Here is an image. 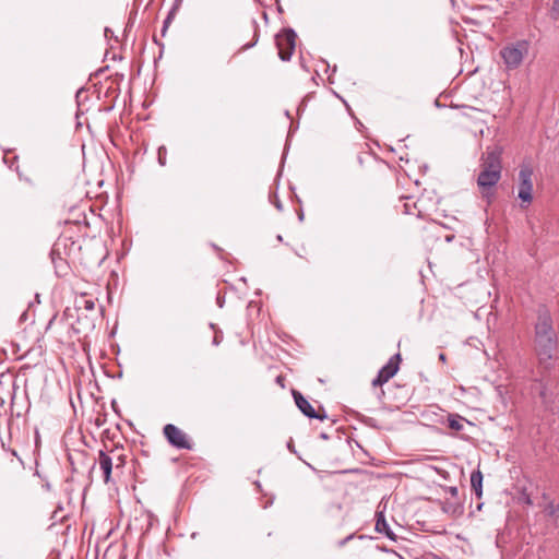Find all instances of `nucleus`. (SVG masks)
Instances as JSON below:
<instances>
[{
    "label": "nucleus",
    "mask_w": 559,
    "mask_h": 559,
    "mask_svg": "<svg viewBox=\"0 0 559 559\" xmlns=\"http://www.w3.org/2000/svg\"><path fill=\"white\" fill-rule=\"evenodd\" d=\"M439 359L442 360V361H445V355L443 353H441L439 355Z\"/></svg>",
    "instance_id": "412c9836"
},
{
    "label": "nucleus",
    "mask_w": 559,
    "mask_h": 559,
    "mask_svg": "<svg viewBox=\"0 0 559 559\" xmlns=\"http://www.w3.org/2000/svg\"><path fill=\"white\" fill-rule=\"evenodd\" d=\"M78 305L80 309H85L87 311H93L95 309V300L93 298H87L86 296H82L78 301Z\"/></svg>",
    "instance_id": "ddd939ff"
},
{
    "label": "nucleus",
    "mask_w": 559,
    "mask_h": 559,
    "mask_svg": "<svg viewBox=\"0 0 559 559\" xmlns=\"http://www.w3.org/2000/svg\"><path fill=\"white\" fill-rule=\"evenodd\" d=\"M217 302L219 304V307H223L222 300L217 299Z\"/></svg>",
    "instance_id": "b1692460"
},
{
    "label": "nucleus",
    "mask_w": 559,
    "mask_h": 559,
    "mask_svg": "<svg viewBox=\"0 0 559 559\" xmlns=\"http://www.w3.org/2000/svg\"><path fill=\"white\" fill-rule=\"evenodd\" d=\"M162 150L163 148L158 150V160H159L160 165H165L164 156H162Z\"/></svg>",
    "instance_id": "a211bd4d"
},
{
    "label": "nucleus",
    "mask_w": 559,
    "mask_h": 559,
    "mask_svg": "<svg viewBox=\"0 0 559 559\" xmlns=\"http://www.w3.org/2000/svg\"><path fill=\"white\" fill-rule=\"evenodd\" d=\"M545 511L548 515H554L558 511V506H556L554 502L548 503Z\"/></svg>",
    "instance_id": "2eb2a0df"
},
{
    "label": "nucleus",
    "mask_w": 559,
    "mask_h": 559,
    "mask_svg": "<svg viewBox=\"0 0 559 559\" xmlns=\"http://www.w3.org/2000/svg\"><path fill=\"white\" fill-rule=\"evenodd\" d=\"M110 32H111V31H110L108 27H106V28H105V35H106V36L110 35Z\"/></svg>",
    "instance_id": "4be33fe9"
},
{
    "label": "nucleus",
    "mask_w": 559,
    "mask_h": 559,
    "mask_svg": "<svg viewBox=\"0 0 559 559\" xmlns=\"http://www.w3.org/2000/svg\"><path fill=\"white\" fill-rule=\"evenodd\" d=\"M257 43V38L252 41V43H249V44H246L243 45L240 49H239V52H242L251 47H253Z\"/></svg>",
    "instance_id": "dca6fc26"
},
{
    "label": "nucleus",
    "mask_w": 559,
    "mask_h": 559,
    "mask_svg": "<svg viewBox=\"0 0 559 559\" xmlns=\"http://www.w3.org/2000/svg\"><path fill=\"white\" fill-rule=\"evenodd\" d=\"M464 418L459 415H450L448 418L449 427L452 430L460 431L463 429L464 425Z\"/></svg>",
    "instance_id": "f8f14e48"
},
{
    "label": "nucleus",
    "mask_w": 559,
    "mask_h": 559,
    "mask_svg": "<svg viewBox=\"0 0 559 559\" xmlns=\"http://www.w3.org/2000/svg\"><path fill=\"white\" fill-rule=\"evenodd\" d=\"M293 396L295 400L296 405L300 409V412L306 415L309 418H318V419H324L325 415L322 416L319 413L314 411L312 405L308 402V400L298 391H293Z\"/></svg>",
    "instance_id": "6e6552de"
},
{
    "label": "nucleus",
    "mask_w": 559,
    "mask_h": 559,
    "mask_svg": "<svg viewBox=\"0 0 559 559\" xmlns=\"http://www.w3.org/2000/svg\"><path fill=\"white\" fill-rule=\"evenodd\" d=\"M522 500H523L524 503H526L528 506L533 504V501H532V499H531V497L528 495L524 493L523 497H522Z\"/></svg>",
    "instance_id": "f3484780"
},
{
    "label": "nucleus",
    "mask_w": 559,
    "mask_h": 559,
    "mask_svg": "<svg viewBox=\"0 0 559 559\" xmlns=\"http://www.w3.org/2000/svg\"><path fill=\"white\" fill-rule=\"evenodd\" d=\"M480 168L477 187L481 198L487 203H491L496 194V186L501 179V150L499 147L488 148L481 157Z\"/></svg>",
    "instance_id": "f257e3e1"
},
{
    "label": "nucleus",
    "mask_w": 559,
    "mask_h": 559,
    "mask_svg": "<svg viewBox=\"0 0 559 559\" xmlns=\"http://www.w3.org/2000/svg\"><path fill=\"white\" fill-rule=\"evenodd\" d=\"M376 530L379 533H384L389 538L394 539L393 534L390 532L389 524L382 515L377 520Z\"/></svg>",
    "instance_id": "9b49d317"
},
{
    "label": "nucleus",
    "mask_w": 559,
    "mask_h": 559,
    "mask_svg": "<svg viewBox=\"0 0 559 559\" xmlns=\"http://www.w3.org/2000/svg\"><path fill=\"white\" fill-rule=\"evenodd\" d=\"M550 14L554 19L559 17V0H552V5L550 9Z\"/></svg>",
    "instance_id": "4468645a"
},
{
    "label": "nucleus",
    "mask_w": 559,
    "mask_h": 559,
    "mask_svg": "<svg viewBox=\"0 0 559 559\" xmlns=\"http://www.w3.org/2000/svg\"><path fill=\"white\" fill-rule=\"evenodd\" d=\"M169 21H170V16H168L165 21H164V29L163 32H165V29L167 28L168 24H169Z\"/></svg>",
    "instance_id": "6ab92c4d"
},
{
    "label": "nucleus",
    "mask_w": 559,
    "mask_h": 559,
    "mask_svg": "<svg viewBox=\"0 0 559 559\" xmlns=\"http://www.w3.org/2000/svg\"><path fill=\"white\" fill-rule=\"evenodd\" d=\"M296 33L293 29H284L276 35L278 56L283 61H288L295 50Z\"/></svg>",
    "instance_id": "39448f33"
},
{
    "label": "nucleus",
    "mask_w": 559,
    "mask_h": 559,
    "mask_svg": "<svg viewBox=\"0 0 559 559\" xmlns=\"http://www.w3.org/2000/svg\"><path fill=\"white\" fill-rule=\"evenodd\" d=\"M450 492H451L453 496L457 495V488H456V487H451V488H450Z\"/></svg>",
    "instance_id": "aec40b11"
},
{
    "label": "nucleus",
    "mask_w": 559,
    "mask_h": 559,
    "mask_svg": "<svg viewBox=\"0 0 559 559\" xmlns=\"http://www.w3.org/2000/svg\"><path fill=\"white\" fill-rule=\"evenodd\" d=\"M217 302L219 304V307H223L222 300L217 299Z\"/></svg>",
    "instance_id": "5701e85b"
},
{
    "label": "nucleus",
    "mask_w": 559,
    "mask_h": 559,
    "mask_svg": "<svg viewBox=\"0 0 559 559\" xmlns=\"http://www.w3.org/2000/svg\"><path fill=\"white\" fill-rule=\"evenodd\" d=\"M97 462H98L100 469L104 473L105 483H108L110 480L111 471H112L111 457L105 451H99Z\"/></svg>",
    "instance_id": "1a4fd4ad"
},
{
    "label": "nucleus",
    "mask_w": 559,
    "mask_h": 559,
    "mask_svg": "<svg viewBox=\"0 0 559 559\" xmlns=\"http://www.w3.org/2000/svg\"><path fill=\"white\" fill-rule=\"evenodd\" d=\"M471 486L475 495L480 498L483 495V474L480 471H475L471 475Z\"/></svg>",
    "instance_id": "9d476101"
},
{
    "label": "nucleus",
    "mask_w": 559,
    "mask_h": 559,
    "mask_svg": "<svg viewBox=\"0 0 559 559\" xmlns=\"http://www.w3.org/2000/svg\"><path fill=\"white\" fill-rule=\"evenodd\" d=\"M528 51L530 41L526 39H520L506 45L500 50V56L507 70H515L522 64L524 58L528 55Z\"/></svg>",
    "instance_id": "7ed1b4c3"
},
{
    "label": "nucleus",
    "mask_w": 559,
    "mask_h": 559,
    "mask_svg": "<svg viewBox=\"0 0 559 559\" xmlns=\"http://www.w3.org/2000/svg\"><path fill=\"white\" fill-rule=\"evenodd\" d=\"M533 169L530 165H522L519 171L518 198L521 207H527L533 201Z\"/></svg>",
    "instance_id": "20e7f679"
},
{
    "label": "nucleus",
    "mask_w": 559,
    "mask_h": 559,
    "mask_svg": "<svg viewBox=\"0 0 559 559\" xmlns=\"http://www.w3.org/2000/svg\"><path fill=\"white\" fill-rule=\"evenodd\" d=\"M535 346L542 360L549 359L556 347V333L552 326V319L546 307L538 309L535 325Z\"/></svg>",
    "instance_id": "f03ea898"
},
{
    "label": "nucleus",
    "mask_w": 559,
    "mask_h": 559,
    "mask_svg": "<svg viewBox=\"0 0 559 559\" xmlns=\"http://www.w3.org/2000/svg\"><path fill=\"white\" fill-rule=\"evenodd\" d=\"M164 436L167 441L177 449L191 450L192 443L188 436L173 424H167L163 429Z\"/></svg>",
    "instance_id": "423d86ee"
},
{
    "label": "nucleus",
    "mask_w": 559,
    "mask_h": 559,
    "mask_svg": "<svg viewBox=\"0 0 559 559\" xmlns=\"http://www.w3.org/2000/svg\"><path fill=\"white\" fill-rule=\"evenodd\" d=\"M401 360V355L395 354L392 356L389 361L379 370L377 377L372 380L373 386H381L385 382H388L391 378H393L399 371V364Z\"/></svg>",
    "instance_id": "0eeeda50"
},
{
    "label": "nucleus",
    "mask_w": 559,
    "mask_h": 559,
    "mask_svg": "<svg viewBox=\"0 0 559 559\" xmlns=\"http://www.w3.org/2000/svg\"><path fill=\"white\" fill-rule=\"evenodd\" d=\"M217 302L219 304V307H223L222 300L217 299Z\"/></svg>",
    "instance_id": "393cba45"
}]
</instances>
